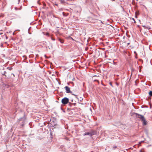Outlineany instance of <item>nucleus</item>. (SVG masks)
Masks as SVG:
<instances>
[{
    "label": "nucleus",
    "instance_id": "f257e3e1",
    "mask_svg": "<svg viewBox=\"0 0 152 152\" xmlns=\"http://www.w3.org/2000/svg\"><path fill=\"white\" fill-rule=\"evenodd\" d=\"M96 134V132L94 131H92L91 132H85L83 134V135H89L90 136H92Z\"/></svg>",
    "mask_w": 152,
    "mask_h": 152
},
{
    "label": "nucleus",
    "instance_id": "f03ea898",
    "mask_svg": "<svg viewBox=\"0 0 152 152\" xmlns=\"http://www.w3.org/2000/svg\"><path fill=\"white\" fill-rule=\"evenodd\" d=\"M69 101V99L68 98L65 97L62 99L61 102L63 104H66L68 103Z\"/></svg>",
    "mask_w": 152,
    "mask_h": 152
},
{
    "label": "nucleus",
    "instance_id": "7ed1b4c3",
    "mask_svg": "<svg viewBox=\"0 0 152 152\" xmlns=\"http://www.w3.org/2000/svg\"><path fill=\"white\" fill-rule=\"evenodd\" d=\"M135 114H136V116L138 118H140V120H141L144 117L143 116L138 114L137 113H135Z\"/></svg>",
    "mask_w": 152,
    "mask_h": 152
},
{
    "label": "nucleus",
    "instance_id": "20e7f679",
    "mask_svg": "<svg viewBox=\"0 0 152 152\" xmlns=\"http://www.w3.org/2000/svg\"><path fill=\"white\" fill-rule=\"evenodd\" d=\"M141 120L142 123L143 125L145 126L147 125V121L144 117Z\"/></svg>",
    "mask_w": 152,
    "mask_h": 152
},
{
    "label": "nucleus",
    "instance_id": "39448f33",
    "mask_svg": "<svg viewBox=\"0 0 152 152\" xmlns=\"http://www.w3.org/2000/svg\"><path fill=\"white\" fill-rule=\"evenodd\" d=\"M66 90V92L67 93H70L71 92L70 90V88L67 86H66L65 87Z\"/></svg>",
    "mask_w": 152,
    "mask_h": 152
},
{
    "label": "nucleus",
    "instance_id": "423d86ee",
    "mask_svg": "<svg viewBox=\"0 0 152 152\" xmlns=\"http://www.w3.org/2000/svg\"><path fill=\"white\" fill-rule=\"evenodd\" d=\"M60 1L61 4H64L65 3V1L64 0H59Z\"/></svg>",
    "mask_w": 152,
    "mask_h": 152
},
{
    "label": "nucleus",
    "instance_id": "0eeeda50",
    "mask_svg": "<svg viewBox=\"0 0 152 152\" xmlns=\"http://www.w3.org/2000/svg\"><path fill=\"white\" fill-rule=\"evenodd\" d=\"M58 40L61 43H64V40L60 38L58 39Z\"/></svg>",
    "mask_w": 152,
    "mask_h": 152
},
{
    "label": "nucleus",
    "instance_id": "6e6552de",
    "mask_svg": "<svg viewBox=\"0 0 152 152\" xmlns=\"http://www.w3.org/2000/svg\"><path fill=\"white\" fill-rule=\"evenodd\" d=\"M6 73V72L5 71H4L3 73H2V74L4 75V76L5 77H6L7 76L6 75H5V74Z\"/></svg>",
    "mask_w": 152,
    "mask_h": 152
},
{
    "label": "nucleus",
    "instance_id": "1a4fd4ad",
    "mask_svg": "<svg viewBox=\"0 0 152 152\" xmlns=\"http://www.w3.org/2000/svg\"><path fill=\"white\" fill-rule=\"evenodd\" d=\"M149 94L150 96H152V91H150L149 93Z\"/></svg>",
    "mask_w": 152,
    "mask_h": 152
},
{
    "label": "nucleus",
    "instance_id": "9d476101",
    "mask_svg": "<svg viewBox=\"0 0 152 152\" xmlns=\"http://www.w3.org/2000/svg\"><path fill=\"white\" fill-rule=\"evenodd\" d=\"M132 20L134 21V22L135 23H136L135 19L133 18H132Z\"/></svg>",
    "mask_w": 152,
    "mask_h": 152
},
{
    "label": "nucleus",
    "instance_id": "9b49d317",
    "mask_svg": "<svg viewBox=\"0 0 152 152\" xmlns=\"http://www.w3.org/2000/svg\"><path fill=\"white\" fill-rule=\"evenodd\" d=\"M4 15L3 14H1L0 15V18H1V17H4Z\"/></svg>",
    "mask_w": 152,
    "mask_h": 152
},
{
    "label": "nucleus",
    "instance_id": "f8f14e48",
    "mask_svg": "<svg viewBox=\"0 0 152 152\" xmlns=\"http://www.w3.org/2000/svg\"><path fill=\"white\" fill-rule=\"evenodd\" d=\"M15 9L16 10H18V8H17V7H15Z\"/></svg>",
    "mask_w": 152,
    "mask_h": 152
},
{
    "label": "nucleus",
    "instance_id": "ddd939ff",
    "mask_svg": "<svg viewBox=\"0 0 152 152\" xmlns=\"http://www.w3.org/2000/svg\"><path fill=\"white\" fill-rule=\"evenodd\" d=\"M110 85L111 86H112V83H111L110 82Z\"/></svg>",
    "mask_w": 152,
    "mask_h": 152
},
{
    "label": "nucleus",
    "instance_id": "4468645a",
    "mask_svg": "<svg viewBox=\"0 0 152 152\" xmlns=\"http://www.w3.org/2000/svg\"><path fill=\"white\" fill-rule=\"evenodd\" d=\"M12 75H13L14 77L15 76V75L14 74L12 73Z\"/></svg>",
    "mask_w": 152,
    "mask_h": 152
},
{
    "label": "nucleus",
    "instance_id": "2eb2a0df",
    "mask_svg": "<svg viewBox=\"0 0 152 152\" xmlns=\"http://www.w3.org/2000/svg\"><path fill=\"white\" fill-rule=\"evenodd\" d=\"M2 34V33H0V35H1Z\"/></svg>",
    "mask_w": 152,
    "mask_h": 152
},
{
    "label": "nucleus",
    "instance_id": "dca6fc26",
    "mask_svg": "<svg viewBox=\"0 0 152 152\" xmlns=\"http://www.w3.org/2000/svg\"><path fill=\"white\" fill-rule=\"evenodd\" d=\"M142 26L144 27H145V26Z\"/></svg>",
    "mask_w": 152,
    "mask_h": 152
},
{
    "label": "nucleus",
    "instance_id": "f3484780",
    "mask_svg": "<svg viewBox=\"0 0 152 152\" xmlns=\"http://www.w3.org/2000/svg\"><path fill=\"white\" fill-rule=\"evenodd\" d=\"M111 0L112 1H115V0Z\"/></svg>",
    "mask_w": 152,
    "mask_h": 152
},
{
    "label": "nucleus",
    "instance_id": "a211bd4d",
    "mask_svg": "<svg viewBox=\"0 0 152 152\" xmlns=\"http://www.w3.org/2000/svg\"><path fill=\"white\" fill-rule=\"evenodd\" d=\"M4 5H6V4H5V2H4Z\"/></svg>",
    "mask_w": 152,
    "mask_h": 152
},
{
    "label": "nucleus",
    "instance_id": "6ab92c4d",
    "mask_svg": "<svg viewBox=\"0 0 152 152\" xmlns=\"http://www.w3.org/2000/svg\"><path fill=\"white\" fill-rule=\"evenodd\" d=\"M143 142L142 141H141L140 142V144L141 143V142Z\"/></svg>",
    "mask_w": 152,
    "mask_h": 152
},
{
    "label": "nucleus",
    "instance_id": "aec40b11",
    "mask_svg": "<svg viewBox=\"0 0 152 152\" xmlns=\"http://www.w3.org/2000/svg\"><path fill=\"white\" fill-rule=\"evenodd\" d=\"M48 34H48V33H47L46 35H48Z\"/></svg>",
    "mask_w": 152,
    "mask_h": 152
},
{
    "label": "nucleus",
    "instance_id": "412c9836",
    "mask_svg": "<svg viewBox=\"0 0 152 152\" xmlns=\"http://www.w3.org/2000/svg\"><path fill=\"white\" fill-rule=\"evenodd\" d=\"M140 152H143V151H142L141 150L140 151Z\"/></svg>",
    "mask_w": 152,
    "mask_h": 152
},
{
    "label": "nucleus",
    "instance_id": "4be33fe9",
    "mask_svg": "<svg viewBox=\"0 0 152 152\" xmlns=\"http://www.w3.org/2000/svg\"><path fill=\"white\" fill-rule=\"evenodd\" d=\"M12 69V68L11 69H10V70H11Z\"/></svg>",
    "mask_w": 152,
    "mask_h": 152
},
{
    "label": "nucleus",
    "instance_id": "5701e85b",
    "mask_svg": "<svg viewBox=\"0 0 152 152\" xmlns=\"http://www.w3.org/2000/svg\"><path fill=\"white\" fill-rule=\"evenodd\" d=\"M91 152H93V151H91Z\"/></svg>",
    "mask_w": 152,
    "mask_h": 152
},
{
    "label": "nucleus",
    "instance_id": "b1692460",
    "mask_svg": "<svg viewBox=\"0 0 152 152\" xmlns=\"http://www.w3.org/2000/svg\"><path fill=\"white\" fill-rule=\"evenodd\" d=\"M19 1H20V0H18Z\"/></svg>",
    "mask_w": 152,
    "mask_h": 152
},
{
    "label": "nucleus",
    "instance_id": "393cba45",
    "mask_svg": "<svg viewBox=\"0 0 152 152\" xmlns=\"http://www.w3.org/2000/svg\"><path fill=\"white\" fill-rule=\"evenodd\" d=\"M138 0H137V1H138Z\"/></svg>",
    "mask_w": 152,
    "mask_h": 152
}]
</instances>
